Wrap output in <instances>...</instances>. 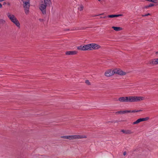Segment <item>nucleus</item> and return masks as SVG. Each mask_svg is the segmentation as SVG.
Masks as SVG:
<instances>
[{
	"instance_id": "19",
	"label": "nucleus",
	"mask_w": 158,
	"mask_h": 158,
	"mask_svg": "<svg viewBox=\"0 0 158 158\" xmlns=\"http://www.w3.org/2000/svg\"><path fill=\"white\" fill-rule=\"evenodd\" d=\"M84 45L83 46V45H81L79 46H78L77 47V49L79 50H82V51H84Z\"/></svg>"
},
{
	"instance_id": "27",
	"label": "nucleus",
	"mask_w": 158,
	"mask_h": 158,
	"mask_svg": "<svg viewBox=\"0 0 158 158\" xmlns=\"http://www.w3.org/2000/svg\"><path fill=\"white\" fill-rule=\"evenodd\" d=\"M148 8H149L148 5L145 6L143 7V9H144V8L147 9Z\"/></svg>"
},
{
	"instance_id": "11",
	"label": "nucleus",
	"mask_w": 158,
	"mask_h": 158,
	"mask_svg": "<svg viewBox=\"0 0 158 158\" xmlns=\"http://www.w3.org/2000/svg\"><path fill=\"white\" fill-rule=\"evenodd\" d=\"M23 8H29L30 6V3L29 1L23 2Z\"/></svg>"
},
{
	"instance_id": "32",
	"label": "nucleus",
	"mask_w": 158,
	"mask_h": 158,
	"mask_svg": "<svg viewBox=\"0 0 158 158\" xmlns=\"http://www.w3.org/2000/svg\"><path fill=\"white\" fill-rule=\"evenodd\" d=\"M2 7V5L0 3V8H1Z\"/></svg>"
},
{
	"instance_id": "26",
	"label": "nucleus",
	"mask_w": 158,
	"mask_h": 158,
	"mask_svg": "<svg viewBox=\"0 0 158 158\" xmlns=\"http://www.w3.org/2000/svg\"><path fill=\"white\" fill-rule=\"evenodd\" d=\"M150 15V14L149 13H148V14H145L144 15H142V17H145V16H147L148 15Z\"/></svg>"
},
{
	"instance_id": "20",
	"label": "nucleus",
	"mask_w": 158,
	"mask_h": 158,
	"mask_svg": "<svg viewBox=\"0 0 158 158\" xmlns=\"http://www.w3.org/2000/svg\"><path fill=\"white\" fill-rule=\"evenodd\" d=\"M149 64L155 65V59L150 60L149 62Z\"/></svg>"
},
{
	"instance_id": "15",
	"label": "nucleus",
	"mask_w": 158,
	"mask_h": 158,
	"mask_svg": "<svg viewBox=\"0 0 158 158\" xmlns=\"http://www.w3.org/2000/svg\"><path fill=\"white\" fill-rule=\"evenodd\" d=\"M123 15L122 14H119V15H110L107 16V17L108 18H114V17H118L119 16H122Z\"/></svg>"
},
{
	"instance_id": "12",
	"label": "nucleus",
	"mask_w": 158,
	"mask_h": 158,
	"mask_svg": "<svg viewBox=\"0 0 158 158\" xmlns=\"http://www.w3.org/2000/svg\"><path fill=\"white\" fill-rule=\"evenodd\" d=\"M77 52L76 51H69L66 52L65 54L67 55H74L77 53Z\"/></svg>"
},
{
	"instance_id": "5",
	"label": "nucleus",
	"mask_w": 158,
	"mask_h": 158,
	"mask_svg": "<svg viewBox=\"0 0 158 158\" xmlns=\"http://www.w3.org/2000/svg\"><path fill=\"white\" fill-rule=\"evenodd\" d=\"M141 111V110H124V111H119L118 112H117L116 113V114H125L127 113H135V112H138Z\"/></svg>"
},
{
	"instance_id": "17",
	"label": "nucleus",
	"mask_w": 158,
	"mask_h": 158,
	"mask_svg": "<svg viewBox=\"0 0 158 158\" xmlns=\"http://www.w3.org/2000/svg\"><path fill=\"white\" fill-rule=\"evenodd\" d=\"M112 28L116 31H118L122 30V28L119 27H116L113 26L112 27Z\"/></svg>"
},
{
	"instance_id": "1",
	"label": "nucleus",
	"mask_w": 158,
	"mask_h": 158,
	"mask_svg": "<svg viewBox=\"0 0 158 158\" xmlns=\"http://www.w3.org/2000/svg\"><path fill=\"white\" fill-rule=\"evenodd\" d=\"M6 15L9 19L12 22L15 24V25L18 28H20V23L19 20L17 19L16 16L8 12L6 13Z\"/></svg>"
},
{
	"instance_id": "16",
	"label": "nucleus",
	"mask_w": 158,
	"mask_h": 158,
	"mask_svg": "<svg viewBox=\"0 0 158 158\" xmlns=\"http://www.w3.org/2000/svg\"><path fill=\"white\" fill-rule=\"evenodd\" d=\"M43 3L48 6H50L52 4L51 0H44Z\"/></svg>"
},
{
	"instance_id": "10",
	"label": "nucleus",
	"mask_w": 158,
	"mask_h": 158,
	"mask_svg": "<svg viewBox=\"0 0 158 158\" xmlns=\"http://www.w3.org/2000/svg\"><path fill=\"white\" fill-rule=\"evenodd\" d=\"M118 101L121 102H128V97H120L118 98Z\"/></svg>"
},
{
	"instance_id": "25",
	"label": "nucleus",
	"mask_w": 158,
	"mask_h": 158,
	"mask_svg": "<svg viewBox=\"0 0 158 158\" xmlns=\"http://www.w3.org/2000/svg\"><path fill=\"white\" fill-rule=\"evenodd\" d=\"M154 6V4L153 3H151L148 5L149 7L153 6Z\"/></svg>"
},
{
	"instance_id": "8",
	"label": "nucleus",
	"mask_w": 158,
	"mask_h": 158,
	"mask_svg": "<svg viewBox=\"0 0 158 158\" xmlns=\"http://www.w3.org/2000/svg\"><path fill=\"white\" fill-rule=\"evenodd\" d=\"M115 74H117L120 75H124L127 74V73L124 72L119 69H114Z\"/></svg>"
},
{
	"instance_id": "23",
	"label": "nucleus",
	"mask_w": 158,
	"mask_h": 158,
	"mask_svg": "<svg viewBox=\"0 0 158 158\" xmlns=\"http://www.w3.org/2000/svg\"><path fill=\"white\" fill-rule=\"evenodd\" d=\"M85 82L88 85H90V83L89 82L88 80H86L85 81Z\"/></svg>"
},
{
	"instance_id": "14",
	"label": "nucleus",
	"mask_w": 158,
	"mask_h": 158,
	"mask_svg": "<svg viewBox=\"0 0 158 158\" xmlns=\"http://www.w3.org/2000/svg\"><path fill=\"white\" fill-rule=\"evenodd\" d=\"M84 51L92 50L90 48V44L84 45Z\"/></svg>"
},
{
	"instance_id": "21",
	"label": "nucleus",
	"mask_w": 158,
	"mask_h": 158,
	"mask_svg": "<svg viewBox=\"0 0 158 158\" xmlns=\"http://www.w3.org/2000/svg\"><path fill=\"white\" fill-rule=\"evenodd\" d=\"M83 8H84V6H83V5H81L78 8V9L80 11H81L83 10Z\"/></svg>"
},
{
	"instance_id": "34",
	"label": "nucleus",
	"mask_w": 158,
	"mask_h": 158,
	"mask_svg": "<svg viewBox=\"0 0 158 158\" xmlns=\"http://www.w3.org/2000/svg\"><path fill=\"white\" fill-rule=\"evenodd\" d=\"M101 0H98L99 1H100Z\"/></svg>"
},
{
	"instance_id": "31",
	"label": "nucleus",
	"mask_w": 158,
	"mask_h": 158,
	"mask_svg": "<svg viewBox=\"0 0 158 158\" xmlns=\"http://www.w3.org/2000/svg\"><path fill=\"white\" fill-rule=\"evenodd\" d=\"M39 20L40 21H43V19H39Z\"/></svg>"
},
{
	"instance_id": "6",
	"label": "nucleus",
	"mask_w": 158,
	"mask_h": 158,
	"mask_svg": "<svg viewBox=\"0 0 158 158\" xmlns=\"http://www.w3.org/2000/svg\"><path fill=\"white\" fill-rule=\"evenodd\" d=\"M114 74V69H108L105 72V75L106 77H109L113 76Z\"/></svg>"
},
{
	"instance_id": "22",
	"label": "nucleus",
	"mask_w": 158,
	"mask_h": 158,
	"mask_svg": "<svg viewBox=\"0 0 158 158\" xmlns=\"http://www.w3.org/2000/svg\"><path fill=\"white\" fill-rule=\"evenodd\" d=\"M61 138L63 139H69L68 135L61 136Z\"/></svg>"
},
{
	"instance_id": "29",
	"label": "nucleus",
	"mask_w": 158,
	"mask_h": 158,
	"mask_svg": "<svg viewBox=\"0 0 158 158\" xmlns=\"http://www.w3.org/2000/svg\"><path fill=\"white\" fill-rule=\"evenodd\" d=\"M107 17V16H104V17H101V18H106Z\"/></svg>"
},
{
	"instance_id": "35",
	"label": "nucleus",
	"mask_w": 158,
	"mask_h": 158,
	"mask_svg": "<svg viewBox=\"0 0 158 158\" xmlns=\"http://www.w3.org/2000/svg\"><path fill=\"white\" fill-rule=\"evenodd\" d=\"M156 53H158V52H156Z\"/></svg>"
},
{
	"instance_id": "28",
	"label": "nucleus",
	"mask_w": 158,
	"mask_h": 158,
	"mask_svg": "<svg viewBox=\"0 0 158 158\" xmlns=\"http://www.w3.org/2000/svg\"><path fill=\"white\" fill-rule=\"evenodd\" d=\"M5 21L4 20H3V19H0V23H4L5 22Z\"/></svg>"
},
{
	"instance_id": "7",
	"label": "nucleus",
	"mask_w": 158,
	"mask_h": 158,
	"mask_svg": "<svg viewBox=\"0 0 158 158\" xmlns=\"http://www.w3.org/2000/svg\"><path fill=\"white\" fill-rule=\"evenodd\" d=\"M149 119V118L148 117H147L145 118H139L137 120H136L135 121L133 122L132 123V124L135 125L138 124L140 122L147 121Z\"/></svg>"
},
{
	"instance_id": "13",
	"label": "nucleus",
	"mask_w": 158,
	"mask_h": 158,
	"mask_svg": "<svg viewBox=\"0 0 158 158\" xmlns=\"http://www.w3.org/2000/svg\"><path fill=\"white\" fill-rule=\"evenodd\" d=\"M121 131L123 132V133L126 134H132L133 132L130 130H122Z\"/></svg>"
},
{
	"instance_id": "3",
	"label": "nucleus",
	"mask_w": 158,
	"mask_h": 158,
	"mask_svg": "<svg viewBox=\"0 0 158 158\" xmlns=\"http://www.w3.org/2000/svg\"><path fill=\"white\" fill-rule=\"evenodd\" d=\"M69 139H80L86 138L87 137L85 135H68Z\"/></svg>"
},
{
	"instance_id": "33",
	"label": "nucleus",
	"mask_w": 158,
	"mask_h": 158,
	"mask_svg": "<svg viewBox=\"0 0 158 158\" xmlns=\"http://www.w3.org/2000/svg\"><path fill=\"white\" fill-rule=\"evenodd\" d=\"M6 4V3L5 2H4L3 3V5H5Z\"/></svg>"
},
{
	"instance_id": "4",
	"label": "nucleus",
	"mask_w": 158,
	"mask_h": 158,
	"mask_svg": "<svg viewBox=\"0 0 158 158\" xmlns=\"http://www.w3.org/2000/svg\"><path fill=\"white\" fill-rule=\"evenodd\" d=\"M47 6H48L44 3L43 2H42L40 4L39 8L44 15L46 14V9Z\"/></svg>"
},
{
	"instance_id": "30",
	"label": "nucleus",
	"mask_w": 158,
	"mask_h": 158,
	"mask_svg": "<svg viewBox=\"0 0 158 158\" xmlns=\"http://www.w3.org/2000/svg\"><path fill=\"white\" fill-rule=\"evenodd\" d=\"M126 154H127V153H126V152H123V155H124V156H125V155H126Z\"/></svg>"
},
{
	"instance_id": "2",
	"label": "nucleus",
	"mask_w": 158,
	"mask_h": 158,
	"mask_svg": "<svg viewBox=\"0 0 158 158\" xmlns=\"http://www.w3.org/2000/svg\"><path fill=\"white\" fill-rule=\"evenodd\" d=\"M128 102H138L144 99V97L141 96L128 97Z\"/></svg>"
},
{
	"instance_id": "18",
	"label": "nucleus",
	"mask_w": 158,
	"mask_h": 158,
	"mask_svg": "<svg viewBox=\"0 0 158 158\" xmlns=\"http://www.w3.org/2000/svg\"><path fill=\"white\" fill-rule=\"evenodd\" d=\"M24 12L26 15H28L29 12V8H24Z\"/></svg>"
},
{
	"instance_id": "24",
	"label": "nucleus",
	"mask_w": 158,
	"mask_h": 158,
	"mask_svg": "<svg viewBox=\"0 0 158 158\" xmlns=\"http://www.w3.org/2000/svg\"><path fill=\"white\" fill-rule=\"evenodd\" d=\"M158 64V58L155 59V65Z\"/></svg>"
},
{
	"instance_id": "9",
	"label": "nucleus",
	"mask_w": 158,
	"mask_h": 158,
	"mask_svg": "<svg viewBox=\"0 0 158 158\" xmlns=\"http://www.w3.org/2000/svg\"><path fill=\"white\" fill-rule=\"evenodd\" d=\"M90 48L92 49L96 50L98 49L101 48V46L99 45L94 43L90 44Z\"/></svg>"
}]
</instances>
